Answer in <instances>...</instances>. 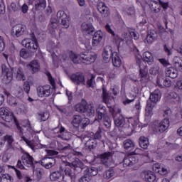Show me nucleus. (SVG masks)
<instances>
[{"mask_svg":"<svg viewBox=\"0 0 182 182\" xmlns=\"http://www.w3.org/2000/svg\"><path fill=\"white\" fill-rule=\"evenodd\" d=\"M161 99V92L156 89L149 96L150 101H147L146 107V116H153V109L156 107L157 102Z\"/></svg>","mask_w":182,"mask_h":182,"instance_id":"f257e3e1","label":"nucleus"},{"mask_svg":"<svg viewBox=\"0 0 182 182\" xmlns=\"http://www.w3.org/2000/svg\"><path fill=\"white\" fill-rule=\"evenodd\" d=\"M21 43L23 46H25L32 53H36L39 48V43H38V40L34 33H31V38L24 39Z\"/></svg>","mask_w":182,"mask_h":182,"instance_id":"f03ea898","label":"nucleus"},{"mask_svg":"<svg viewBox=\"0 0 182 182\" xmlns=\"http://www.w3.org/2000/svg\"><path fill=\"white\" fill-rule=\"evenodd\" d=\"M114 119V123L116 127H120L123 129H129L130 127V122L129 120H126V118L122 115V109L120 108L117 109V115L115 117H112Z\"/></svg>","mask_w":182,"mask_h":182,"instance_id":"7ed1b4c3","label":"nucleus"},{"mask_svg":"<svg viewBox=\"0 0 182 182\" xmlns=\"http://www.w3.org/2000/svg\"><path fill=\"white\" fill-rule=\"evenodd\" d=\"M136 64L139 68V76L141 77V82H144L147 79V75L149 70H147V65L143 61L141 58L139 57L136 58Z\"/></svg>","mask_w":182,"mask_h":182,"instance_id":"20e7f679","label":"nucleus"},{"mask_svg":"<svg viewBox=\"0 0 182 182\" xmlns=\"http://www.w3.org/2000/svg\"><path fill=\"white\" fill-rule=\"evenodd\" d=\"M14 72H15V68L6 67L5 65L1 66V75L4 77L3 80L5 83H11L12 82Z\"/></svg>","mask_w":182,"mask_h":182,"instance_id":"39448f33","label":"nucleus"},{"mask_svg":"<svg viewBox=\"0 0 182 182\" xmlns=\"http://www.w3.org/2000/svg\"><path fill=\"white\" fill-rule=\"evenodd\" d=\"M57 18L58 22H60V25L64 29H68L70 26V20L68 14L63 11H59L57 13Z\"/></svg>","mask_w":182,"mask_h":182,"instance_id":"423d86ee","label":"nucleus"},{"mask_svg":"<svg viewBox=\"0 0 182 182\" xmlns=\"http://www.w3.org/2000/svg\"><path fill=\"white\" fill-rule=\"evenodd\" d=\"M80 58L82 59L83 63H85V65H90V63H93L95 60H96L97 54L92 52L85 51L80 53Z\"/></svg>","mask_w":182,"mask_h":182,"instance_id":"0eeeda50","label":"nucleus"},{"mask_svg":"<svg viewBox=\"0 0 182 182\" xmlns=\"http://www.w3.org/2000/svg\"><path fill=\"white\" fill-rule=\"evenodd\" d=\"M69 167L74 170V173H81L82 170L86 168V165L79 159H75L72 163H68Z\"/></svg>","mask_w":182,"mask_h":182,"instance_id":"6e6552de","label":"nucleus"},{"mask_svg":"<svg viewBox=\"0 0 182 182\" xmlns=\"http://www.w3.org/2000/svg\"><path fill=\"white\" fill-rule=\"evenodd\" d=\"M26 29L25 26L22 24H17L12 28L11 36H13V38H19L25 33Z\"/></svg>","mask_w":182,"mask_h":182,"instance_id":"1a4fd4ad","label":"nucleus"},{"mask_svg":"<svg viewBox=\"0 0 182 182\" xmlns=\"http://www.w3.org/2000/svg\"><path fill=\"white\" fill-rule=\"evenodd\" d=\"M114 53H113V48L110 46H107L103 49L102 59L105 63L109 62L112 56H114Z\"/></svg>","mask_w":182,"mask_h":182,"instance_id":"9d476101","label":"nucleus"},{"mask_svg":"<svg viewBox=\"0 0 182 182\" xmlns=\"http://www.w3.org/2000/svg\"><path fill=\"white\" fill-rule=\"evenodd\" d=\"M170 127V121L168 119H164V120L161 121L159 124L155 127L156 132L158 134H161V133H164L167 129Z\"/></svg>","mask_w":182,"mask_h":182,"instance_id":"9b49d317","label":"nucleus"},{"mask_svg":"<svg viewBox=\"0 0 182 182\" xmlns=\"http://www.w3.org/2000/svg\"><path fill=\"white\" fill-rule=\"evenodd\" d=\"M82 122V117L80 115H74L73 120L71 122L72 127H70L71 132L73 133H76L79 132V126H80Z\"/></svg>","mask_w":182,"mask_h":182,"instance_id":"f8f14e48","label":"nucleus"},{"mask_svg":"<svg viewBox=\"0 0 182 182\" xmlns=\"http://www.w3.org/2000/svg\"><path fill=\"white\" fill-rule=\"evenodd\" d=\"M157 38L159 34L156 30H149L145 41L148 45H151L157 41Z\"/></svg>","mask_w":182,"mask_h":182,"instance_id":"ddd939ff","label":"nucleus"},{"mask_svg":"<svg viewBox=\"0 0 182 182\" xmlns=\"http://www.w3.org/2000/svg\"><path fill=\"white\" fill-rule=\"evenodd\" d=\"M70 80L75 85H77V86H79V85H83L85 80V75L81 73H73L70 76Z\"/></svg>","mask_w":182,"mask_h":182,"instance_id":"4468645a","label":"nucleus"},{"mask_svg":"<svg viewBox=\"0 0 182 182\" xmlns=\"http://www.w3.org/2000/svg\"><path fill=\"white\" fill-rule=\"evenodd\" d=\"M112 157L113 153L112 152H105L100 155L102 164H104L106 167H109V166H110Z\"/></svg>","mask_w":182,"mask_h":182,"instance_id":"2eb2a0df","label":"nucleus"},{"mask_svg":"<svg viewBox=\"0 0 182 182\" xmlns=\"http://www.w3.org/2000/svg\"><path fill=\"white\" fill-rule=\"evenodd\" d=\"M97 9L103 18H107L110 16V9L103 2L99 3L97 6Z\"/></svg>","mask_w":182,"mask_h":182,"instance_id":"dca6fc26","label":"nucleus"},{"mask_svg":"<svg viewBox=\"0 0 182 182\" xmlns=\"http://www.w3.org/2000/svg\"><path fill=\"white\" fill-rule=\"evenodd\" d=\"M40 163L45 168H51L56 164V159L53 157H44Z\"/></svg>","mask_w":182,"mask_h":182,"instance_id":"f3484780","label":"nucleus"},{"mask_svg":"<svg viewBox=\"0 0 182 182\" xmlns=\"http://www.w3.org/2000/svg\"><path fill=\"white\" fill-rule=\"evenodd\" d=\"M37 93L40 97H48V96H50V86H40L37 87Z\"/></svg>","mask_w":182,"mask_h":182,"instance_id":"a211bd4d","label":"nucleus"},{"mask_svg":"<svg viewBox=\"0 0 182 182\" xmlns=\"http://www.w3.org/2000/svg\"><path fill=\"white\" fill-rule=\"evenodd\" d=\"M64 175L63 176V181L64 182H73L75 180V174L76 173H73L72 169L66 168L64 171Z\"/></svg>","mask_w":182,"mask_h":182,"instance_id":"6ab92c4d","label":"nucleus"},{"mask_svg":"<svg viewBox=\"0 0 182 182\" xmlns=\"http://www.w3.org/2000/svg\"><path fill=\"white\" fill-rule=\"evenodd\" d=\"M97 112V120L99 122H102L103 120V118L107 117V109H106V107L102 105H99L98 107L96 109Z\"/></svg>","mask_w":182,"mask_h":182,"instance_id":"aec40b11","label":"nucleus"},{"mask_svg":"<svg viewBox=\"0 0 182 182\" xmlns=\"http://www.w3.org/2000/svg\"><path fill=\"white\" fill-rule=\"evenodd\" d=\"M21 160H23V164L27 166V167H32V168H35V166L33 165V157H32L29 153H24L21 156Z\"/></svg>","mask_w":182,"mask_h":182,"instance_id":"412c9836","label":"nucleus"},{"mask_svg":"<svg viewBox=\"0 0 182 182\" xmlns=\"http://www.w3.org/2000/svg\"><path fill=\"white\" fill-rule=\"evenodd\" d=\"M139 163V159L136 156H126L123 160L124 167H132Z\"/></svg>","mask_w":182,"mask_h":182,"instance_id":"4be33fe9","label":"nucleus"},{"mask_svg":"<svg viewBox=\"0 0 182 182\" xmlns=\"http://www.w3.org/2000/svg\"><path fill=\"white\" fill-rule=\"evenodd\" d=\"M148 6H149L150 10L154 14H159L161 11V6H160V3L157 2L156 1H149L147 3Z\"/></svg>","mask_w":182,"mask_h":182,"instance_id":"5701e85b","label":"nucleus"},{"mask_svg":"<svg viewBox=\"0 0 182 182\" xmlns=\"http://www.w3.org/2000/svg\"><path fill=\"white\" fill-rule=\"evenodd\" d=\"M81 29L84 35H92L95 32V27L92 23H82Z\"/></svg>","mask_w":182,"mask_h":182,"instance_id":"b1692460","label":"nucleus"},{"mask_svg":"<svg viewBox=\"0 0 182 182\" xmlns=\"http://www.w3.org/2000/svg\"><path fill=\"white\" fill-rule=\"evenodd\" d=\"M102 39H103V32L99 30L97 32H95L92 36V46H97L100 41H102Z\"/></svg>","mask_w":182,"mask_h":182,"instance_id":"393cba45","label":"nucleus"},{"mask_svg":"<svg viewBox=\"0 0 182 182\" xmlns=\"http://www.w3.org/2000/svg\"><path fill=\"white\" fill-rule=\"evenodd\" d=\"M28 69L33 73H37L38 70H41V65L36 60H32L28 65Z\"/></svg>","mask_w":182,"mask_h":182,"instance_id":"a878e982","label":"nucleus"},{"mask_svg":"<svg viewBox=\"0 0 182 182\" xmlns=\"http://www.w3.org/2000/svg\"><path fill=\"white\" fill-rule=\"evenodd\" d=\"M59 26V21L55 17H51L50 19V23L48 24V31L50 33H53L55 29H58Z\"/></svg>","mask_w":182,"mask_h":182,"instance_id":"bb28decb","label":"nucleus"},{"mask_svg":"<svg viewBox=\"0 0 182 182\" xmlns=\"http://www.w3.org/2000/svg\"><path fill=\"white\" fill-rule=\"evenodd\" d=\"M97 173H99V171L97 170V168L96 167H87L86 166L83 174L85 176H87V177H90L92 178V177L95 176H97Z\"/></svg>","mask_w":182,"mask_h":182,"instance_id":"cd10ccee","label":"nucleus"},{"mask_svg":"<svg viewBox=\"0 0 182 182\" xmlns=\"http://www.w3.org/2000/svg\"><path fill=\"white\" fill-rule=\"evenodd\" d=\"M141 59L144 63H145L144 62H146L149 65H151V63L154 62V57L153 56V54L149 51L144 52Z\"/></svg>","mask_w":182,"mask_h":182,"instance_id":"c85d7f7f","label":"nucleus"},{"mask_svg":"<svg viewBox=\"0 0 182 182\" xmlns=\"http://www.w3.org/2000/svg\"><path fill=\"white\" fill-rule=\"evenodd\" d=\"M95 113H96L95 106H93V105H89L85 107L83 116L85 117H93V116H95Z\"/></svg>","mask_w":182,"mask_h":182,"instance_id":"c756f323","label":"nucleus"},{"mask_svg":"<svg viewBox=\"0 0 182 182\" xmlns=\"http://www.w3.org/2000/svg\"><path fill=\"white\" fill-rule=\"evenodd\" d=\"M166 75L171 79H176L178 76V71L173 67H168L166 70Z\"/></svg>","mask_w":182,"mask_h":182,"instance_id":"7c9ffc66","label":"nucleus"},{"mask_svg":"<svg viewBox=\"0 0 182 182\" xmlns=\"http://www.w3.org/2000/svg\"><path fill=\"white\" fill-rule=\"evenodd\" d=\"M97 147V141H96L93 138H90L89 140H87L85 143V149L87 150H95Z\"/></svg>","mask_w":182,"mask_h":182,"instance_id":"2f4dec72","label":"nucleus"},{"mask_svg":"<svg viewBox=\"0 0 182 182\" xmlns=\"http://www.w3.org/2000/svg\"><path fill=\"white\" fill-rule=\"evenodd\" d=\"M112 60V64L115 68H120L122 65V60L120 59V57L119 56V53L117 52H114V55H112V58H111Z\"/></svg>","mask_w":182,"mask_h":182,"instance_id":"473e14b6","label":"nucleus"},{"mask_svg":"<svg viewBox=\"0 0 182 182\" xmlns=\"http://www.w3.org/2000/svg\"><path fill=\"white\" fill-rule=\"evenodd\" d=\"M96 76L94 75H91L90 77H88L87 82L84 81L83 85L86 86V87L89 88L91 87L92 89L95 88L96 86V81H95Z\"/></svg>","mask_w":182,"mask_h":182,"instance_id":"72a5a7b5","label":"nucleus"},{"mask_svg":"<svg viewBox=\"0 0 182 182\" xmlns=\"http://www.w3.org/2000/svg\"><path fill=\"white\" fill-rule=\"evenodd\" d=\"M145 181L146 182H156L157 181L156 174L150 171L145 172Z\"/></svg>","mask_w":182,"mask_h":182,"instance_id":"f704fd0d","label":"nucleus"},{"mask_svg":"<svg viewBox=\"0 0 182 182\" xmlns=\"http://www.w3.org/2000/svg\"><path fill=\"white\" fill-rule=\"evenodd\" d=\"M46 8V0H36L35 2V9L36 11H43Z\"/></svg>","mask_w":182,"mask_h":182,"instance_id":"c9c22d12","label":"nucleus"},{"mask_svg":"<svg viewBox=\"0 0 182 182\" xmlns=\"http://www.w3.org/2000/svg\"><path fill=\"white\" fill-rule=\"evenodd\" d=\"M123 146L125 150H127L128 151L134 150V142L131 139H126L124 141Z\"/></svg>","mask_w":182,"mask_h":182,"instance_id":"e433bc0d","label":"nucleus"},{"mask_svg":"<svg viewBox=\"0 0 182 182\" xmlns=\"http://www.w3.org/2000/svg\"><path fill=\"white\" fill-rule=\"evenodd\" d=\"M173 65L179 72H182V58L176 56L173 58Z\"/></svg>","mask_w":182,"mask_h":182,"instance_id":"4c0bfd02","label":"nucleus"},{"mask_svg":"<svg viewBox=\"0 0 182 182\" xmlns=\"http://www.w3.org/2000/svg\"><path fill=\"white\" fill-rule=\"evenodd\" d=\"M2 119L6 122L7 123H11V122H14L16 123L17 120L14 114L9 111L8 114H6L5 117H2Z\"/></svg>","mask_w":182,"mask_h":182,"instance_id":"58836bf2","label":"nucleus"},{"mask_svg":"<svg viewBox=\"0 0 182 182\" xmlns=\"http://www.w3.org/2000/svg\"><path fill=\"white\" fill-rule=\"evenodd\" d=\"M112 97V95L107 92V90L105 88V87H102V102L103 103H107L109 100H110V97Z\"/></svg>","mask_w":182,"mask_h":182,"instance_id":"ea45409f","label":"nucleus"},{"mask_svg":"<svg viewBox=\"0 0 182 182\" xmlns=\"http://www.w3.org/2000/svg\"><path fill=\"white\" fill-rule=\"evenodd\" d=\"M60 177H62V171H55L50 174V180L51 181H56Z\"/></svg>","mask_w":182,"mask_h":182,"instance_id":"a19ab883","label":"nucleus"},{"mask_svg":"<svg viewBox=\"0 0 182 182\" xmlns=\"http://www.w3.org/2000/svg\"><path fill=\"white\" fill-rule=\"evenodd\" d=\"M139 144L140 146V147H141L142 149H147V147H149V139L144 136H141L139 138Z\"/></svg>","mask_w":182,"mask_h":182,"instance_id":"79ce46f5","label":"nucleus"},{"mask_svg":"<svg viewBox=\"0 0 182 182\" xmlns=\"http://www.w3.org/2000/svg\"><path fill=\"white\" fill-rule=\"evenodd\" d=\"M0 182H14V177L8 173H2L0 176Z\"/></svg>","mask_w":182,"mask_h":182,"instance_id":"37998d69","label":"nucleus"},{"mask_svg":"<svg viewBox=\"0 0 182 182\" xmlns=\"http://www.w3.org/2000/svg\"><path fill=\"white\" fill-rule=\"evenodd\" d=\"M16 78L17 79V80H26V77H25V74H23V70L21 68H18L17 69L16 73Z\"/></svg>","mask_w":182,"mask_h":182,"instance_id":"c03bdc74","label":"nucleus"},{"mask_svg":"<svg viewBox=\"0 0 182 182\" xmlns=\"http://www.w3.org/2000/svg\"><path fill=\"white\" fill-rule=\"evenodd\" d=\"M105 105H107V107H108L109 112L112 117H116V116L117 115V109H116L114 107L112 106V105L109 102H105Z\"/></svg>","mask_w":182,"mask_h":182,"instance_id":"a18cd8bd","label":"nucleus"},{"mask_svg":"<svg viewBox=\"0 0 182 182\" xmlns=\"http://www.w3.org/2000/svg\"><path fill=\"white\" fill-rule=\"evenodd\" d=\"M20 56L23 59H28L32 56V52H29L26 48H22L20 50Z\"/></svg>","mask_w":182,"mask_h":182,"instance_id":"49530a36","label":"nucleus"},{"mask_svg":"<svg viewBox=\"0 0 182 182\" xmlns=\"http://www.w3.org/2000/svg\"><path fill=\"white\" fill-rule=\"evenodd\" d=\"M69 58H70V60L75 65H77L79 63V60H80L79 55H77L76 53H75L72 51L69 54Z\"/></svg>","mask_w":182,"mask_h":182,"instance_id":"de8ad7c7","label":"nucleus"},{"mask_svg":"<svg viewBox=\"0 0 182 182\" xmlns=\"http://www.w3.org/2000/svg\"><path fill=\"white\" fill-rule=\"evenodd\" d=\"M87 105H85L83 104H77L75 106V112H78V113H81L82 114H85V111L86 110Z\"/></svg>","mask_w":182,"mask_h":182,"instance_id":"09e8293b","label":"nucleus"},{"mask_svg":"<svg viewBox=\"0 0 182 182\" xmlns=\"http://www.w3.org/2000/svg\"><path fill=\"white\" fill-rule=\"evenodd\" d=\"M113 176H114V171L113 170V168H109L104 173V177L107 180H109V178H112Z\"/></svg>","mask_w":182,"mask_h":182,"instance_id":"8fccbe9b","label":"nucleus"},{"mask_svg":"<svg viewBox=\"0 0 182 182\" xmlns=\"http://www.w3.org/2000/svg\"><path fill=\"white\" fill-rule=\"evenodd\" d=\"M102 121L107 129H110V127H112V120H110V118L108 116L102 118Z\"/></svg>","mask_w":182,"mask_h":182,"instance_id":"3c124183","label":"nucleus"},{"mask_svg":"<svg viewBox=\"0 0 182 182\" xmlns=\"http://www.w3.org/2000/svg\"><path fill=\"white\" fill-rule=\"evenodd\" d=\"M21 139L28 147H31L32 150H35V144L33 143V141H29V139H26L24 136H21Z\"/></svg>","mask_w":182,"mask_h":182,"instance_id":"603ef678","label":"nucleus"},{"mask_svg":"<svg viewBox=\"0 0 182 182\" xmlns=\"http://www.w3.org/2000/svg\"><path fill=\"white\" fill-rule=\"evenodd\" d=\"M173 114V112H171V109L170 108H166V109L164 110V119H168V121L170 122V117H171Z\"/></svg>","mask_w":182,"mask_h":182,"instance_id":"864d4df0","label":"nucleus"},{"mask_svg":"<svg viewBox=\"0 0 182 182\" xmlns=\"http://www.w3.org/2000/svg\"><path fill=\"white\" fill-rule=\"evenodd\" d=\"M89 124H90V119L87 117L82 118L80 124V126H82V129H85V127L89 126Z\"/></svg>","mask_w":182,"mask_h":182,"instance_id":"5fc2aeb1","label":"nucleus"},{"mask_svg":"<svg viewBox=\"0 0 182 182\" xmlns=\"http://www.w3.org/2000/svg\"><path fill=\"white\" fill-rule=\"evenodd\" d=\"M15 95L18 98V99H23V90L22 87H18L17 90L15 92Z\"/></svg>","mask_w":182,"mask_h":182,"instance_id":"6e6d98bb","label":"nucleus"},{"mask_svg":"<svg viewBox=\"0 0 182 182\" xmlns=\"http://www.w3.org/2000/svg\"><path fill=\"white\" fill-rule=\"evenodd\" d=\"M158 60L161 63V64L164 66V68H168V66H171L168 60L166 58H159Z\"/></svg>","mask_w":182,"mask_h":182,"instance_id":"4d7b16f0","label":"nucleus"},{"mask_svg":"<svg viewBox=\"0 0 182 182\" xmlns=\"http://www.w3.org/2000/svg\"><path fill=\"white\" fill-rule=\"evenodd\" d=\"M164 77H159L156 80V86H159L160 89H164Z\"/></svg>","mask_w":182,"mask_h":182,"instance_id":"13d9d810","label":"nucleus"},{"mask_svg":"<svg viewBox=\"0 0 182 182\" xmlns=\"http://www.w3.org/2000/svg\"><path fill=\"white\" fill-rule=\"evenodd\" d=\"M93 139H95V140H100V139H102V129L99 128L97 130V132L94 134Z\"/></svg>","mask_w":182,"mask_h":182,"instance_id":"bf43d9fd","label":"nucleus"},{"mask_svg":"<svg viewBox=\"0 0 182 182\" xmlns=\"http://www.w3.org/2000/svg\"><path fill=\"white\" fill-rule=\"evenodd\" d=\"M160 68L159 66L152 67L149 69V73L150 75H153L154 76H156L157 73H159Z\"/></svg>","mask_w":182,"mask_h":182,"instance_id":"052dcab7","label":"nucleus"},{"mask_svg":"<svg viewBox=\"0 0 182 182\" xmlns=\"http://www.w3.org/2000/svg\"><path fill=\"white\" fill-rule=\"evenodd\" d=\"M40 122H46L48 119H49V113L48 112H44L43 114H40Z\"/></svg>","mask_w":182,"mask_h":182,"instance_id":"680f3d73","label":"nucleus"},{"mask_svg":"<svg viewBox=\"0 0 182 182\" xmlns=\"http://www.w3.org/2000/svg\"><path fill=\"white\" fill-rule=\"evenodd\" d=\"M43 174H44L43 170L41 168H37L36 170V176L38 180H41V178H42V177L43 176Z\"/></svg>","mask_w":182,"mask_h":182,"instance_id":"e2e57ef3","label":"nucleus"},{"mask_svg":"<svg viewBox=\"0 0 182 182\" xmlns=\"http://www.w3.org/2000/svg\"><path fill=\"white\" fill-rule=\"evenodd\" d=\"M9 104L10 105V106H13L14 107H16V106H18V101L16 100V98L11 97L9 100Z\"/></svg>","mask_w":182,"mask_h":182,"instance_id":"0e129e2a","label":"nucleus"},{"mask_svg":"<svg viewBox=\"0 0 182 182\" xmlns=\"http://www.w3.org/2000/svg\"><path fill=\"white\" fill-rule=\"evenodd\" d=\"M9 112V110L6 109V107H1L0 108V117H5L8 113Z\"/></svg>","mask_w":182,"mask_h":182,"instance_id":"69168bd1","label":"nucleus"},{"mask_svg":"<svg viewBox=\"0 0 182 182\" xmlns=\"http://www.w3.org/2000/svg\"><path fill=\"white\" fill-rule=\"evenodd\" d=\"M4 139L5 141H7L9 146H11L14 143V137L11 135H6Z\"/></svg>","mask_w":182,"mask_h":182,"instance_id":"338daca9","label":"nucleus"},{"mask_svg":"<svg viewBox=\"0 0 182 182\" xmlns=\"http://www.w3.org/2000/svg\"><path fill=\"white\" fill-rule=\"evenodd\" d=\"M90 180H92L91 178H90L89 176H86V175H83L80 179H79V182H90Z\"/></svg>","mask_w":182,"mask_h":182,"instance_id":"774afa93","label":"nucleus"}]
</instances>
